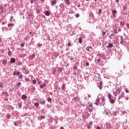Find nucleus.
Masks as SVG:
<instances>
[{"label":"nucleus","mask_w":129,"mask_h":129,"mask_svg":"<svg viewBox=\"0 0 129 129\" xmlns=\"http://www.w3.org/2000/svg\"><path fill=\"white\" fill-rule=\"evenodd\" d=\"M11 50H12V51H11L10 50V48L9 47H7V50H8V55L9 56H12V54H13V53H12V52H14L15 51V48H14V47L13 46H11Z\"/></svg>","instance_id":"f257e3e1"},{"label":"nucleus","mask_w":129,"mask_h":129,"mask_svg":"<svg viewBox=\"0 0 129 129\" xmlns=\"http://www.w3.org/2000/svg\"><path fill=\"white\" fill-rule=\"evenodd\" d=\"M114 95L115 96H117L118 94H119L120 93V89H114L113 90Z\"/></svg>","instance_id":"f03ea898"},{"label":"nucleus","mask_w":129,"mask_h":129,"mask_svg":"<svg viewBox=\"0 0 129 129\" xmlns=\"http://www.w3.org/2000/svg\"><path fill=\"white\" fill-rule=\"evenodd\" d=\"M108 97L110 103L113 104L114 102H115V100L112 98V95H111L110 93L108 94Z\"/></svg>","instance_id":"7ed1b4c3"},{"label":"nucleus","mask_w":129,"mask_h":129,"mask_svg":"<svg viewBox=\"0 0 129 129\" xmlns=\"http://www.w3.org/2000/svg\"><path fill=\"white\" fill-rule=\"evenodd\" d=\"M124 97V99H125V97H124V93H121L120 95V96L118 98V101H119V103H120L121 102V101H120V99H122Z\"/></svg>","instance_id":"20e7f679"},{"label":"nucleus","mask_w":129,"mask_h":129,"mask_svg":"<svg viewBox=\"0 0 129 129\" xmlns=\"http://www.w3.org/2000/svg\"><path fill=\"white\" fill-rule=\"evenodd\" d=\"M28 17L31 21H33V20H34V18H35L33 14H29Z\"/></svg>","instance_id":"39448f33"},{"label":"nucleus","mask_w":129,"mask_h":129,"mask_svg":"<svg viewBox=\"0 0 129 129\" xmlns=\"http://www.w3.org/2000/svg\"><path fill=\"white\" fill-rule=\"evenodd\" d=\"M39 100V104H40L41 105H44L45 103H46V100H43L42 99H40Z\"/></svg>","instance_id":"423d86ee"},{"label":"nucleus","mask_w":129,"mask_h":129,"mask_svg":"<svg viewBox=\"0 0 129 129\" xmlns=\"http://www.w3.org/2000/svg\"><path fill=\"white\" fill-rule=\"evenodd\" d=\"M126 10H127V7H126V6H124L123 7V11H121V14L122 15H125V11H126Z\"/></svg>","instance_id":"0eeeda50"},{"label":"nucleus","mask_w":129,"mask_h":129,"mask_svg":"<svg viewBox=\"0 0 129 129\" xmlns=\"http://www.w3.org/2000/svg\"><path fill=\"white\" fill-rule=\"evenodd\" d=\"M93 124V122H92V121L89 122V123L87 125V128L91 129V127L92 126Z\"/></svg>","instance_id":"6e6552de"},{"label":"nucleus","mask_w":129,"mask_h":129,"mask_svg":"<svg viewBox=\"0 0 129 129\" xmlns=\"http://www.w3.org/2000/svg\"><path fill=\"white\" fill-rule=\"evenodd\" d=\"M106 127L107 129H111L112 128V126L110 123H106Z\"/></svg>","instance_id":"1a4fd4ad"},{"label":"nucleus","mask_w":129,"mask_h":129,"mask_svg":"<svg viewBox=\"0 0 129 129\" xmlns=\"http://www.w3.org/2000/svg\"><path fill=\"white\" fill-rule=\"evenodd\" d=\"M35 56L36 54H35V52H33V54L29 56V60H33V59H34V58H35Z\"/></svg>","instance_id":"9d476101"},{"label":"nucleus","mask_w":129,"mask_h":129,"mask_svg":"<svg viewBox=\"0 0 129 129\" xmlns=\"http://www.w3.org/2000/svg\"><path fill=\"white\" fill-rule=\"evenodd\" d=\"M56 71H57V70L56 69V68H52L51 69V72L53 75H55V74H56Z\"/></svg>","instance_id":"9b49d317"},{"label":"nucleus","mask_w":129,"mask_h":129,"mask_svg":"<svg viewBox=\"0 0 129 129\" xmlns=\"http://www.w3.org/2000/svg\"><path fill=\"white\" fill-rule=\"evenodd\" d=\"M14 76H16L17 75V76H19L20 74H21L20 72H17V71H15L13 73Z\"/></svg>","instance_id":"f8f14e48"},{"label":"nucleus","mask_w":129,"mask_h":129,"mask_svg":"<svg viewBox=\"0 0 129 129\" xmlns=\"http://www.w3.org/2000/svg\"><path fill=\"white\" fill-rule=\"evenodd\" d=\"M16 62V58L14 57H12L10 59V64H14V63Z\"/></svg>","instance_id":"ddd939ff"},{"label":"nucleus","mask_w":129,"mask_h":129,"mask_svg":"<svg viewBox=\"0 0 129 129\" xmlns=\"http://www.w3.org/2000/svg\"><path fill=\"white\" fill-rule=\"evenodd\" d=\"M21 84H22V83H21V82H18L17 84V85H16L17 89H20V88H21V86H22V85H21Z\"/></svg>","instance_id":"4468645a"},{"label":"nucleus","mask_w":129,"mask_h":129,"mask_svg":"<svg viewBox=\"0 0 129 129\" xmlns=\"http://www.w3.org/2000/svg\"><path fill=\"white\" fill-rule=\"evenodd\" d=\"M42 119H45V116L44 115H41L40 116H39L38 117V120H42Z\"/></svg>","instance_id":"2eb2a0df"},{"label":"nucleus","mask_w":129,"mask_h":129,"mask_svg":"<svg viewBox=\"0 0 129 129\" xmlns=\"http://www.w3.org/2000/svg\"><path fill=\"white\" fill-rule=\"evenodd\" d=\"M7 63H8V60L7 59H4L2 60V63L3 64V65L6 66V65H7Z\"/></svg>","instance_id":"dca6fc26"},{"label":"nucleus","mask_w":129,"mask_h":129,"mask_svg":"<svg viewBox=\"0 0 129 129\" xmlns=\"http://www.w3.org/2000/svg\"><path fill=\"white\" fill-rule=\"evenodd\" d=\"M106 48H112L113 47V44L111 43H109L108 45L106 46Z\"/></svg>","instance_id":"f3484780"},{"label":"nucleus","mask_w":129,"mask_h":129,"mask_svg":"<svg viewBox=\"0 0 129 129\" xmlns=\"http://www.w3.org/2000/svg\"><path fill=\"white\" fill-rule=\"evenodd\" d=\"M104 113H105V114H107V115H108L109 113H110V111H109V110L107 109H105L104 111Z\"/></svg>","instance_id":"a211bd4d"},{"label":"nucleus","mask_w":129,"mask_h":129,"mask_svg":"<svg viewBox=\"0 0 129 129\" xmlns=\"http://www.w3.org/2000/svg\"><path fill=\"white\" fill-rule=\"evenodd\" d=\"M117 12L116 10H112V14L113 15V18H115V14H116Z\"/></svg>","instance_id":"6ab92c4d"},{"label":"nucleus","mask_w":129,"mask_h":129,"mask_svg":"<svg viewBox=\"0 0 129 129\" xmlns=\"http://www.w3.org/2000/svg\"><path fill=\"white\" fill-rule=\"evenodd\" d=\"M44 14L45 16H47V17H49V16H50V12H49L48 11H45L44 12Z\"/></svg>","instance_id":"aec40b11"},{"label":"nucleus","mask_w":129,"mask_h":129,"mask_svg":"<svg viewBox=\"0 0 129 129\" xmlns=\"http://www.w3.org/2000/svg\"><path fill=\"white\" fill-rule=\"evenodd\" d=\"M51 6H55L56 4H57V1H52L50 3Z\"/></svg>","instance_id":"412c9836"},{"label":"nucleus","mask_w":129,"mask_h":129,"mask_svg":"<svg viewBox=\"0 0 129 129\" xmlns=\"http://www.w3.org/2000/svg\"><path fill=\"white\" fill-rule=\"evenodd\" d=\"M35 91H36V88H35V87L33 86L31 88V93H34V92H35Z\"/></svg>","instance_id":"4be33fe9"},{"label":"nucleus","mask_w":129,"mask_h":129,"mask_svg":"<svg viewBox=\"0 0 129 129\" xmlns=\"http://www.w3.org/2000/svg\"><path fill=\"white\" fill-rule=\"evenodd\" d=\"M34 105L36 107V108H38V107H39L40 106V104H39V102H36L34 103Z\"/></svg>","instance_id":"5701e85b"},{"label":"nucleus","mask_w":129,"mask_h":129,"mask_svg":"<svg viewBox=\"0 0 129 129\" xmlns=\"http://www.w3.org/2000/svg\"><path fill=\"white\" fill-rule=\"evenodd\" d=\"M64 5H67L69 6V5H70V1H64V2L63 3Z\"/></svg>","instance_id":"b1692460"},{"label":"nucleus","mask_w":129,"mask_h":129,"mask_svg":"<svg viewBox=\"0 0 129 129\" xmlns=\"http://www.w3.org/2000/svg\"><path fill=\"white\" fill-rule=\"evenodd\" d=\"M74 100L75 101V102H78V101H79V98L78 97H75L74 98Z\"/></svg>","instance_id":"393cba45"},{"label":"nucleus","mask_w":129,"mask_h":129,"mask_svg":"<svg viewBox=\"0 0 129 129\" xmlns=\"http://www.w3.org/2000/svg\"><path fill=\"white\" fill-rule=\"evenodd\" d=\"M21 98L22 99H23V100H25V99L27 98V95L25 94L22 95V96H21Z\"/></svg>","instance_id":"a878e982"},{"label":"nucleus","mask_w":129,"mask_h":129,"mask_svg":"<svg viewBox=\"0 0 129 129\" xmlns=\"http://www.w3.org/2000/svg\"><path fill=\"white\" fill-rule=\"evenodd\" d=\"M98 86L99 88V89L100 90L102 89V82H100L99 83V85Z\"/></svg>","instance_id":"bb28decb"},{"label":"nucleus","mask_w":129,"mask_h":129,"mask_svg":"<svg viewBox=\"0 0 129 129\" xmlns=\"http://www.w3.org/2000/svg\"><path fill=\"white\" fill-rule=\"evenodd\" d=\"M89 16H90V18H91V19H92V20H95L94 19V15H93V14L91 13V14H90Z\"/></svg>","instance_id":"cd10ccee"},{"label":"nucleus","mask_w":129,"mask_h":129,"mask_svg":"<svg viewBox=\"0 0 129 129\" xmlns=\"http://www.w3.org/2000/svg\"><path fill=\"white\" fill-rule=\"evenodd\" d=\"M65 88H66V87H65V84H62V86H61V90H62V91H65Z\"/></svg>","instance_id":"c85d7f7f"},{"label":"nucleus","mask_w":129,"mask_h":129,"mask_svg":"<svg viewBox=\"0 0 129 129\" xmlns=\"http://www.w3.org/2000/svg\"><path fill=\"white\" fill-rule=\"evenodd\" d=\"M95 60H97L98 63H99V62H100V61H101V58L99 57H96Z\"/></svg>","instance_id":"c756f323"},{"label":"nucleus","mask_w":129,"mask_h":129,"mask_svg":"<svg viewBox=\"0 0 129 129\" xmlns=\"http://www.w3.org/2000/svg\"><path fill=\"white\" fill-rule=\"evenodd\" d=\"M99 102V99H97L94 102V104H96V105H97Z\"/></svg>","instance_id":"7c9ffc66"},{"label":"nucleus","mask_w":129,"mask_h":129,"mask_svg":"<svg viewBox=\"0 0 129 129\" xmlns=\"http://www.w3.org/2000/svg\"><path fill=\"white\" fill-rule=\"evenodd\" d=\"M36 14H37V15H40V13H41L40 9H36Z\"/></svg>","instance_id":"2f4dec72"},{"label":"nucleus","mask_w":129,"mask_h":129,"mask_svg":"<svg viewBox=\"0 0 129 129\" xmlns=\"http://www.w3.org/2000/svg\"><path fill=\"white\" fill-rule=\"evenodd\" d=\"M47 100L48 102H52V98L50 97V95H49V97L47 98Z\"/></svg>","instance_id":"473e14b6"},{"label":"nucleus","mask_w":129,"mask_h":129,"mask_svg":"<svg viewBox=\"0 0 129 129\" xmlns=\"http://www.w3.org/2000/svg\"><path fill=\"white\" fill-rule=\"evenodd\" d=\"M110 51L111 52V49L110 50ZM110 51L107 52V53L106 54V55L107 56H111V53Z\"/></svg>","instance_id":"72a5a7b5"},{"label":"nucleus","mask_w":129,"mask_h":129,"mask_svg":"<svg viewBox=\"0 0 129 129\" xmlns=\"http://www.w3.org/2000/svg\"><path fill=\"white\" fill-rule=\"evenodd\" d=\"M120 26H121L122 27H124V21H121L120 22Z\"/></svg>","instance_id":"f704fd0d"},{"label":"nucleus","mask_w":129,"mask_h":129,"mask_svg":"<svg viewBox=\"0 0 129 129\" xmlns=\"http://www.w3.org/2000/svg\"><path fill=\"white\" fill-rule=\"evenodd\" d=\"M58 69V71L59 73H61V72H62V71H63V70L61 69V68L58 67L57 68Z\"/></svg>","instance_id":"c9c22d12"},{"label":"nucleus","mask_w":129,"mask_h":129,"mask_svg":"<svg viewBox=\"0 0 129 129\" xmlns=\"http://www.w3.org/2000/svg\"><path fill=\"white\" fill-rule=\"evenodd\" d=\"M22 105H23V104L22 103V102H21V103H18V107H19V108H22Z\"/></svg>","instance_id":"e433bc0d"},{"label":"nucleus","mask_w":129,"mask_h":129,"mask_svg":"<svg viewBox=\"0 0 129 129\" xmlns=\"http://www.w3.org/2000/svg\"><path fill=\"white\" fill-rule=\"evenodd\" d=\"M101 13H102V10L101 9H98V15H99V16H100V15H101Z\"/></svg>","instance_id":"4c0bfd02"},{"label":"nucleus","mask_w":129,"mask_h":129,"mask_svg":"<svg viewBox=\"0 0 129 129\" xmlns=\"http://www.w3.org/2000/svg\"><path fill=\"white\" fill-rule=\"evenodd\" d=\"M82 117H83V118H85V119H87L88 116H87V115H84V114H83V115H82Z\"/></svg>","instance_id":"58836bf2"},{"label":"nucleus","mask_w":129,"mask_h":129,"mask_svg":"<svg viewBox=\"0 0 129 129\" xmlns=\"http://www.w3.org/2000/svg\"><path fill=\"white\" fill-rule=\"evenodd\" d=\"M19 76V79H22V78H23V74L22 73H20V75Z\"/></svg>","instance_id":"ea45409f"},{"label":"nucleus","mask_w":129,"mask_h":129,"mask_svg":"<svg viewBox=\"0 0 129 129\" xmlns=\"http://www.w3.org/2000/svg\"><path fill=\"white\" fill-rule=\"evenodd\" d=\"M4 96H5V97L9 96V93L7 92V91H6Z\"/></svg>","instance_id":"a19ab883"},{"label":"nucleus","mask_w":129,"mask_h":129,"mask_svg":"<svg viewBox=\"0 0 129 129\" xmlns=\"http://www.w3.org/2000/svg\"><path fill=\"white\" fill-rule=\"evenodd\" d=\"M79 43H80V44H81V43H82V37H80L79 38Z\"/></svg>","instance_id":"79ce46f5"},{"label":"nucleus","mask_w":129,"mask_h":129,"mask_svg":"<svg viewBox=\"0 0 129 129\" xmlns=\"http://www.w3.org/2000/svg\"><path fill=\"white\" fill-rule=\"evenodd\" d=\"M89 110L90 112H91V111H93V107H90L89 108Z\"/></svg>","instance_id":"37998d69"},{"label":"nucleus","mask_w":129,"mask_h":129,"mask_svg":"<svg viewBox=\"0 0 129 129\" xmlns=\"http://www.w3.org/2000/svg\"><path fill=\"white\" fill-rule=\"evenodd\" d=\"M102 127L103 129H107V128L106 127V125H105V124L102 125Z\"/></svg>","instance_id":"c03bdc74"},{"label":"nucleus","mask_w":129,"mask_h":129,"mask_svg":"<svg viewBox=\"0 0 129 129\" xmlns=\"http://www.w3.org/2000/svg\"><path fill=\"white\" fill-rule=\"evenodd\" d=\"M86 66L87 67H88V66H89V62H88V61L86 60V64H85Z\"/></svg>","instance_id":"a18cd8bd"},{"label":"nucleus","mask_w":129,"mask_h":129,"mask_svg":"<svg viewBox=\"0 0 129 129\" xmlns=\"http://www.w3.org/2000/svg\"><path fill=\"white\" fill-rule=\"evenodd\" d=\"M102 36H105V35H106V32L104 31V30H103L102 32Z\"/></svg>","instance_id":"49530a36"},{"label":"nucleus","mask_w":129,"mask_h":129,"mask_svg":"<svg viewBox=\"0 0 129 129\" xmlns=\"http://www.w3.org/2000/svg\"><path fill=\"white\" fill-rule=\"evenodd\" d=\"M73 70H75V71H77V70H78L77 67H76V66L73 67Z\"/></svg>","instance_id":"de8ad7c7"},{"label":"nucleus","mask_w":129,"mask_h":129,"mask_svg":"<svg viewBox=\"0 0 129 129\" xmlns=\"http://www.w3.org/2000/svg\"><path fill=\"white\" fill-rule=\"evenodd\" d=\"M23 70H24V71H25L26 74H28V73H29V72L27 70V69L24 68V69H23Z\"/></svg>","instance_id":"09e8293b"},{"label":"nucleus","mask_w":129,"mask_h":129,"mask_svg":"<svg viewBox=\"0 0 129 129\" xmlns=\"http://www.w3.org/2000/svg\"><path fill=\"white\" fill-rule=\"evenodd\" d=\"M7 118H8V119H10L11 118V115L8 114L6 116Z\"/></svg>","instance_id":"8fccbe9b"},{"label":"nucleus","mask_w":129,"mask_h":129,"mask_svg":"<svg viewBox=\"0 0 129 129\" xmlns=\"http://www.w3.org/2000/svg\"><path fill=\"white\" fill-rule=\"evenodd\" d=\"M86 50H87V51H88L89 52H90V49L89 48V46H88L86 48Z\"/></svg>","instance_id":"3c124183"},{"label":"nucleus","mask_w":129,"mask_h":129,"mask_svg":"<svg viewBox=\"0 0 129 129\" xmlns=\"http://www.w3.org/2000/svg\"><path fill=\"white\" fill-rule=\"evenodd\" d=\"M104 104H105V101H102L101 105H102V106H103Z\"/></svg>","instance_id":"603ef678"},{"label":"nucleus","mask_w":129,"mask_h":129,"mask_svg":"<svg viewBox=\"0 0 129 129\" xmlns=\"http://www.w3.org/2000/svg\"><path fill=\"white\" fill-rule=\"evenodd\" d=\"M20 46L21 47H25V43H23V42H22L21 44H20Z\"/></svg>","instance_id":"864d4df0"},{"label":"nucleus","mask_w":129,"mask_h":129,"mask_svg":"<svg viewBox=\"0 0 129 129\" xmlns=\"http://www.w3.org/2000/svg\"><path fill=\"white\" fill-rule=\"evenodd\" d=\"M126 27L127 28V30H129V23H127L126 24Z\"/></svg>","instance_id":"5fc2aeb1"},{"label":"nucleus","mask_w":129,"mask_h":129,"mask_svg":"<svg viewBox=\"0 0 129 129\" xmlns=\"http://www.w3.org/2000/svg\"><path fill=\"white\" fill-rule=\"evenodd\" d=\"M54 89H55V90H57V89H58V85L56 84L54 85Z\"/></svg>","instance_id":"6e6d98bb"},{"label":"nucleus","mask_w":129,"mask_h":129,"mask_svg":"<svg viewBox=\"0 0 129 129\" xmlns=\"http://www.w3.org/2000/svg\"><path fill=\"white\" fill-rule=\"evenodd\" d=\"M88 106H90V107H92V106H93L92 103H88Z\"/></svg>","instance_id":"4d7b16f0"},{"label":"nucleus","mask_w":129,"mask_h":129,"mask_svg":"<svg viewBox=\"0 0 129 129\" xmlns=\"http://www.w3.org/2000/svg\"><path fill=\"white\" fill-rule=\"evenodd\" d=\"M80 16V15H79V14H78V13L76 14L75 15V17L77 18H79Z\"/></svg>","instance_id":"13d9d810"},{"label":"nucleus","mask_w":129,"mask_h":129,"mask_svg":"<svg viewBox=\"0 0 129 129\" xmlns=\"http://www.w3.org/2000/svg\"><path fill=\"white\" fill-rule=\"evenodd\" d=\"M32 83L33 84H36V83H37V81L36 80H33Z\"/></svg>","instance_id":"bf43d9fd"},{"label":"nucleus","mask_w":129,"mask_h":129,"mask_svg":"<svg viewBox=\"0 0 129 129\" xmlns=\"http://www.w3.org/2000/svg\"><path fill=\"white\" fill-rule=\"evenodd\" d=\"M101 101H105V98L104 97H101Z\"/></svg>","instance_id":"052dcab7"},{"label":"nucleus","mask_w":129,"mask_h":129,"mask_svg":"<svg viewBox=\"0 0 129 129\" xmlns=\"http://www.w3.org/2000/svg\"><path fill=\"white\" fill-rule=\"evenodd\" d=\"M14 125H15V126H18L19 124L17 123V122H14Z\"/></svg>","instance_id":"680f3d73"},{"label":"nucleus","mask_w":129,"mask_h":129,"mask_svg":"<svg viewBox=\"0 0 129 129\" xmlns=\"http://www.w3.org/2000/svg\"><path fill=\"white\" fill-rule=\"evenodd\" d=\"M12 26H14V24H8V26L10 28L11 27H12Z\"/></svg>","instance_id":"e2e57ef3"},{"label":"nucleus","mask_w":129,"mask_h":129,"mask_svg":"<svg viewBox=\"0 0 129 129\" xmlns=\"http://www.w3.org/2000/svg\"><path fill=\"white\" fill-rule=\"evenodd\" d=\"M113 33H114V34H117V30L116 29H114Z\"/></svg>","instance_id":"0e129e2a"},{"label":"nucleus","mask_w":129,"mask_h":129,"mask_svg":"<svg viewBox=\"0 0 129 129\" xmlns=\"http://www.w3.org/2000/svg\"><path fill=\"white\" fill-rule=\"evenodd\" d=\"M22 64H23V62H21V61H19V62H18V65L19 66H20L22 65Z\"/></svg>","instance_id":"69168bd1"},{"label":"nucleus","mask_w":129,"mask_h":129,"mask_svg":"<svg viewBox=\"0 0 129 129\" xmlns=\"http://www.w3.org/2000/svg\"><path fill=\"white\" fill-rule=\"evenodd\" d=\"M44 86L43 85H41L40 86V89H43V88H44Z\"/></svg>","instance_id":"338daca9"},{"label":"nucleus","mask_w":129,"mask_h":129,"mask_svg":"<svg viewBox=\"0 0 129 129\" xmlns=\"http://www.w3.org/2000/svg\"><path fill=\"white\" fill-rule=\"evenodd\" d=\"M60 7L61 9H63V8H64V4H61Z\"/></svg>","instance_id":"774afa93"}]
</instances>
